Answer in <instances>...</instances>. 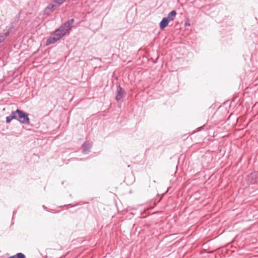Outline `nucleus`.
<instances>
[{
	"label": "nucleus",
	"instance_id": "obj_1",
	"mask_svg": "<svg viewBox=\"0 0 258 258\" xmlns=\"http://www.w3.org/2000/svg\"><path fill=\"white\" fill-rule=\"evenodd\" d=\"M16 112L17 116V119H18L19 121L23 123H29V119L27 114L19 109H17L16 111Z\"/></svg>",
	"mask_w": 258,
	"mask_h": 258
},
{
	"label": "nucleus",
	"instance_id": "obj_2",
	"mask_svg": "<svg viewBox=\"0 0 258 258\" xmlns=\"http://www.w3.org/2000/svg\"><path fill=\"white\" fill-rule=\"evenodd\" d=\"M125 92L124 90L120 86H118L116 90V100L118 102L122 101V99L125 97Z\"/></svg>",
	"mask_w": 258,
	"mask_h": 258
},
{
	"label": "nucleus",
	"instance_id": "obj_3",
	"mask_svg": "<svg viewBox=\"0 0 258 258\" xmlns=\"http://www.w3.org/2000/svg\"><path fill=\"white\" fill-rule=\"evenodd\" d=\"M92 146V143L89 141L85 142L82 145L83 152L84 154H87Z\"/></svg>",
	"mask_w": 258,
	"mask_h": 258
},
{
	"label": "nucleus",
	"instance_id": "obj_4",
	"mask_svg": "<svg viewBox=\"0 0 258 258\" xmlns=\"http://www.w3.org/2000/svg\"><path fill=\"white\" fill-rule=\"evenodd\" d=\"M64 34V29L63 28H60L55 31V32L52 34L53 35H55V37H58V40H59L61 37H62Z\"/></svg>",
	"mask_w": 258,
	"mask_h": 258
},
{
	"label": "nucleus",
	"instance_id": "obj_5",
	"mask_svg": "<svg viewBox=\"0 0 258 258\" xmlns=\"http://www.w3.org/2000/svg\"><path fill=\"white\" fill-rule=\"evenodd\" d=\"M64 0H54V3L55 5H50L48 7H47V9H50L51 11L54 10V7H56L57 6H59L60 4H62Z\"/></svg>",
	"mask_w": 258,
	"mask_h": 258
},
{
	"label": "nucleus",
	"instance_id": "obj_6",
	"mask_svg": "<svg viewBox=\"0 0 258 258\" xmlns=\"http://www.w3.org/2000/svg\"><path fill=\"white\" fill-rule=\"evenodd\" d=\"M176 14H177V13H176V11L174 10H173L168 14L167 17H165V18H166L167 20L169 22H170V21L174 20V19L176 16Z\"/></svg>",
	"mask_w": 258,
	"mask_h": 258
},
{
	"label": "nucleus",
	"instance_id": "obj_7",
	"mask_svg": "<svg viewBox=\"0 0 258 258\" xmlns=\"http://www.w3.org/2000/svg\"><path fill=\"white\" fill-rule=\"evenodd\" d=\"M57 40H58V37H55V35H53L52 34L49 37V38L47 40L46 44V45H48L49 44L54 43Z\"/></svg>",
	"mask_w": 258,
	"mask_h": 258
},
{
	"label": "nucleus",
	"instance_id": "obj_8",
	"mask_svg": "<svg viewBox=\"0 0 258 258\" xmlns=\"http://www.w3.org/2000/svg\"><path fill=\"white\" fill-rule=\"evenodd\" d=\"M16 118H17L16 112V111H13L9 116L6 117V122L7 123H10L12 119Z\"/></svg>",
	"mask_w": 258,
	"mask_h": 258
},
{
	"label": "nucleus",
	"instance_id": "obj_9",
	"mask_svg": "<svg viewBox=\"0 0 258 258\" xmlns=\"http://www.w3.org/2000/svg\"><path fill=\"white\" fill-rule=\"evenodd\" d=\"M169 23V22L164 17L160 23V28L161 29H164L167 27Z\"/></svg>",
	"mask_w": 258,
	"mask_h": 258
},
{
	"label": "nucleus",
	"instance_id": "obj_10",
	"mask_svg": "<svg viewBox=\"0 0 258 258\" xmlns=\"http://www.w3.org/2000/svg\"><path fill=\"white\" fill-rule=\"evenodd\" d=\"M73 23L74 19H72L68 22L67 26V24L66 23V33H67V32L71 30L72 28V24H73Z\"/></svg>",
	"mask_w": 258,
	"mask_h": 258
},
{
	"label": "nucleus",
	"instance_id": "obj_11",
	"mask_svg": "<svg viewBox=\"0 0 258 258\" xmlns=\"http://www.w3.org/2000/svg\"><path fill=\"white\" fill-rule=\"evenodd\" d=\"M9 258H26L24 254L22 253H18L15 255L12 256Z\"/></svg>",
	"mask_w": 258,
	"mask_h": 258
},
{
	"label": "nucleus",
	"instance_id": "obj_12",
	"mask_svg": "<svg viewBox=\"0 0 258 258\" xmlns=\"http://www.w3.org/2000/svg\"><path fill=\"white\" fill-rule=\"evenodd\" d=\"M7 35L8 34L7 33H5V34H4L3 35H0V43L4 41V40L5 39L6 37L7 36Z\"/></svg>",
	"mask_w": 258,
	"mask_h": 258
},
{
	"label": "nucleus",
	"instance_id": "obj_13",
	"mask_svg": "<svg viewBox=\"0 0 258 258\" xmlns=\"http://www.w3.org/2000/svg\"><path fill=\"white\" fill-rule=\"evenodd\" d=\"M189 25V24H188V23H186V25Z\"/></svg>",
	"mask_w": 258,
	"mask_h": 258
}]
</instances>
